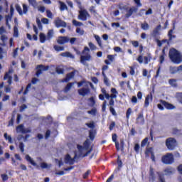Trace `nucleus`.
Returning a JSON list of instances; mask_svg holds the SVG:
<instances>
[{
  "label": "nucleus",
  "mask_w": 182,
  "mask_h": 182,
  "mask_svg": "<svg viewBox=\"0 0 182 182\" xmlns=\"http://www.w3.org/2000/svg\"><path fill=\"white\" fill-rule=\"evenodd\" d=\"M169 58L176 65H180L182 62V54L176 48H171L169 50Z\"/></svg>",
  "instance_id": "obj_1"
},
{
  "label": "nucleus",
  "mask_w": 182,
  "mask_h": 182,
  "mask_svg": "<svg viewBox=\"0 0 182 182\" xmlns=\"http://www.w3.org/2000/svg\"><path fill=\"white\" fill-rule=\"evenodd\" d=\"M89 52H90V49H89V47L85 46L82 51V54L85 55H81L80 58V62L82 65H86V62L92 60V55Z\"/></svg>",
  "instance_id": "obj_2"
},
{
  "label": "nucleus",
  "mask_w": 182,
  "mask_h": 182,
  "mask_svg": "<svg viewBox=\"0 0 182 182\" xmlns=\"http://www.w3.org/2000/svg\"><path fill=\"white\" fill-rule=\"evenodd\" d=\"M166 146L168 150H174L177 146V140L175 138L169 137L166 140Z\"/></svg>",
  "instance_id": "obj_3"
},
{
  "label": "nucleus",
  "mask_w": 182,
  "mask_h": 182,
  "mask_svg": "<svg viewBox=\"0 0 182 182\" xmlns=\"http://www.w3.org/2000/svg\"><path fill=\"white\" fill-rule=\"evenodd\" d=\"M164 164H173L174 163V156L171 153H167L161 158Z\"/></svg>",
  "instance_id": "obj_4"
},
{
  "label": "nucleus",
  "mask_w": 182,
  "mask_h": 182,
  "mask_svg": "<svg viewBox=\"0 0 182 182\" xmlns=\"http://www.w3.org/2000/svg\"><path fill=\"white\" fill-rule=\"evenodd\" d=\"M89 147H90V141H89L88 139H87L84 143H83V146L82 145H77V149L79 151V153L82 154L83 153V150H87L89 149Z\"/></svg>",
  "instance_id": "obj_5"
},
{
  "label": "nucleus",
  "mask_w": 182,
  "mask_h": 182,
  "mask_svg": "<svg viewBox=\"0 0 182 182\" xmlns=\"http://www.w3.org/2000/svg\"><path fill=\"white\" fill-rule=\"evenodd\" d=\"M152 161H156V156L154 155V149L153 147L146 148L145 150V157H150Z\"/></svg>",
  "instance_id": "obj_6"
},
{
  "label": "nucleus",
  "mask_w": 182,
  "mask_h": 182,
  "mask_svg": "<svg viewBox=\"0 0 182 182\" xmlns=\"http://www.w3.org/2000/svg\"><path fill=\"white\" fill-rule=\"evenodd\" d=\"M36 69H37V71L36 73V76H37V77H39V76L42 75L43 71L49 70V65L46 66L41 64L37 65Z\"/></svg>",
  "instance_id": "obj_7"
},
{
  "label": "nucleus",
  "mask_w": 182,
  "mask_h": 182,
  "mask_svg": "<svg viewBox=\"0 0 182 182\" xmlns=\"http://www.w3.org/2000/svg\"><path fill=\"white\" fill-rule=\"evenodd\" d=\"M90 14L86 10H81L79 11L78 19L80 21H87V17L89 18Z\"/></svg>",
  "instance_id": "obj_8"
},
{
  "label": "nucleus",
  "mask_w": 182,
  "mask_h": 182,
  "mask_svg": "<svg viewBox=\"0 0 182 182\" xmlns=\"http://www.w3.org/2000/svg\"><path fill=\"white\" fill-rule=\"evenodd\" d=\"M161 31V25H158L155 28H154L152 33H151V36L154 38V39L158 38L161 33L160 31Z\"/></svg>",
  "instance_id": "obj_9"
},
{
  "label": "nucleus",
  "mask_w": 182,
  "mask_h": 182,
  "mask_svg": "<svg viewBox=\"0 0 182 182\" xmlns=\"http://www.w3.org/2000/svg\"><path fill=\"white\" fill-rule=\"evenodd\" d=\"M157 178L153 166H150L149 172V182H155Z\"/></svg>",
  "instance_id": "obj_10"
},
{
  "label": "nucleus",
  "mask_w": 182,
  "mask_h": 182,
  "mask_svg": "<svg viewBox=\"0 0 182 182\" xmlns=\"http://www.w3.org/2000/svg\"><path fill=\"white\" fill-rule=\"evenodd\" d=\"M16 130L17 133H22V134H25L26 133H31V129H25V127H23V124H20L16 127Z\"/></svg>",
  "instance_id": "obj_11"
},
{
  "label": "nucleus",
  "mask_w": 182,
  "mask_h": 182,
  "mask_svg": "<svg viewBox=\"0 0 182 182\" xmlns=\"http://www.w3.org/2000/svg\"><path fill=\"white\" fill-rule=\"evenodd\" d=\"M139 11V8L136 7V6H132L131 7L127 12V14H125V18H130V16H132V15H133V14H137Z\"/></svg>",
  "instance_id": "obj_12"
},
{
  "label": "nucleus",
  "mask_w": 182,
  "mask_h": 182,
  "mask_svg": "<svg viewBox=\"0 0 182 182\" xmlns=\"http://www.w3.org/2000/svg\"><path fill=\"white\" fill-rule=\"evenodd\" d=\"M144 114L143 112H141L136 118V124H144Z\"/></svg>",
  "instance_id": "obj_13"
},
{
  "label": "nucleus",
  "mask_w": 182,
  "mask_h": 182,
  "mask_svg": "<svg viewBox=\"0 0 182 182\" xmlns=\"http://www.w3.org/2000/svg\"><path fill=\"white\" fill-rule=\"evenodd\" d=\"M76 157H77V154H75L73 158H72V156H70L69 154H68L65 157V163H68L70 165L75 164V160H76Z\"/></svg>",
  "instance_id": "obj_14"
},
{
  "label": "nucleus",
  "mask_w": 182,
  "mask_h": 182,
  "mask_svg": "<svg viewBox=\"0 0 182 182\" xmlns=\"http://www.w3.org/2000/svg\"><path fill=\"white\" fill-rule=\"evenodd\" d=\"M57 43H58V45H65V43H69V37L59 36L57 39Z\"/></svg>",
  "instance_id": "obj_15"
},
{
  "label": "nucleus",
  "mask_w": 182,
  "mask_h": 182,
  "mask_svg": "<svg viewBox=\"0 0 182 182\" xmlns=\"http://www.w3.org/2000/svg\"><path fill=\"white\" fill-rule=\"evenodd\" d=\"M13 72L14 70L9 69V71L4 75V80H6V79H8L7 82L9 83V85H12V76L9 75H11V73H12Z\"/></svg>",
  "instance_id": "obj_16"
},
{
  "label": "nucleus",
  "mask_w": 182,
  "mask_h": 182,
  "mask_svg": "<svg viewBox=\"0 0 182 182\" xmlns=\"http://www.w3.org/2000/svg\"><path fill=\"white\" fill-rule=\"evenodd\" d=\"M54 23L56 28H66V22L63 21L60 18H57L55 20Z\"/></svg>",
  "instance_id": "obj_17"
},
{
  "label": "nucleus",
  "mask_w": 182,
  "mask_h": 182,
  "mask_svg": "<svg viewBox=\"0 0 182 182\" xmlns=\"http://www.w3.org/2000/svg\"><path fill=\"white\" fill-rule=\"evenodd\" d=\"M75 75H76V71H75V70L68 73L66 75L65 78H64L62 80V82H65L66 83H68V82H69V80H70V79H73V77H75Z\"/></svg>",
  "instance_id": "obj_18"
},
{
  "label": "nucleus",
  "mask_w": 182,
  "mask_h": 182,
  "mask_svg": "<svg viewBox=\"0 0 182 182\" xmlns=\"http://www.w3.org/2000/svg\"><path fill=\"white\" fill-rule=\"evenodd\" d=\"M160 103L164 105V107L167 109L168 110H173L174 109V105L173 104L168 103V102L161 100H159Z\"/></svg>",
  "instance_id": "obj_19"
},
{
  "label": "nucleus",
  "mask_w": 182,
  "mask_h": 182,
  "mask_svg": "<svg viewBox=\"0 0 182 182\" xmlns=\"http://www.w3.org/2000/svg\"><path fill=\"white\" fill-rule=\"evenodd\" d=\"M90 93V88L87 87H82L81 89L78 90V95H80V96H86V95H89Z\"/></svg>",
  "instance_id": "obj_20"
},
{
  "label": "nucleus",
  "mask_w": 182,
  "mask_h": 182,
  "mask_svg": "<svg viewBox=\"0 0 182 182\" xmlns=\"http://www.w3.org/2000/svg\"><path fill=\"white\" fill-rule=\"evenodd\" d=\"M112 141L115 143V148L117 151L120 150V144L119 141H117V134H112Z\"/></svg>",
  "instance_id": "obj_21"
},
{
  "label": "nucleus",
  "mask_w": 182,
  "mask_h": 182,
  "mask_svg": "<svg viewBox=\"0 0 182 182\" xmlns=\"http://www.w3.org/2000/svg\"><path fill=\"white\" fill-rule=\"evenodd\" d=\"M169 70L171 75H175V73H177L178 72H180V70H182V65H179L178 67H171Z\"/></svg>",
  "instance_id": "obj_22"
},
{
  "label": "nucleus",
  "mask_w": 182,
  "mask_h": 182,
  "mask_svg": "<svg viewBox=\"0 0 182 182\" xmlns=\"http://www.w3.org/2000/svg\"><path fill=\"white\" fill-rule=\"evenodd\" d=\"M150 100H153V95H147L146 97H145V101H144V107H149V105H150Z\"/></svg>",
  "instance_id": "obj_23"
},
{
  "label": "nucleus",
  "mask_w": 182,
  "mask_h": 182,
  "mask_svg": "<svg viewBox=\"0 0 182 182\" xmlns=\"http://www.w3.org/2000/svg\"><path fill=\"white\" fill-rule=\"evenodd\" d=\"M176 29V26H174L173 28L169 30L168 33V36L169 38V41H172L173 39H174L176 38V36L173 35V32L174 31V30Z\"/></svg>",
  "instance_id": "obj_24"
},
{
  "label": "nucleus",
  "mask_w": 182,
  "mask_h": 182,
  "mask_svg": "<svg viewBox=\"0 0 182 182\" xmlns=\"http://www.w3.org/2000/svg\"><path fill=\"white\" fill-rule=\"evenodd\" d=\"M26 160L28 161V163H31V164L34 167H38V164L36 163L35 161H33V159H31V157L29 155L26 156Z\"/></svg>",
  "instance_id": "obj_25"
},
{
  "label": "nucleus",
  "mask_w": 182,
  "mask_h": 182,
  "mask_svg": "<svg viewBox=\"0 0 182 182\" xmlns=\"http://www.w3.org/2000/svg\"><path fill=\"white\" fill-rule=\"evenodd\" d=\"M95 137H96V131L91 129L89 131V138L91 141H93L95 140Z\"/></svg>",
  "instance_id": "obj_26"
},
{
  "label": "nucleus",
  "mask_w": 182,
  "mask_h": 182,
  "mask_svg": "<svg viewBox=\"0 0 182 182\" xmlns=\"http://www.w3.org/2000/svg\"><path fill=\"white\" fill-rule=\"evenodd\" d=\"M39 39L41 43H45V42H46V40H48L47 36L43 33H40Z\"/></svg>",
  "instance_id": "obj_27"
},
{
  "label": "nucleus",
  "mask_w": 182,
  "mask_h": 182,
  "mask_svg": "<svg viewBox=\"0 0 182 182\" xmlns=\"http://www.w3.org/2000/svg\"><path fill=\"white\" fill-rule=\"evenodd\" d=\"M58 4L60 5V11H65V10L68 11V6H66V4L63 1H58Z\"/></svg>",
  "instance_id": "obj_28"
},
{
  "label": "nucleus",
  "mask_w": 182,
  "mask_h": 182,
  "mask_svg": "<svg viewBox=\"0 0 182 182\" xmlns=\"http://www.w3.org/2000/svg\"><path fill=\"white\" fill-rule=\"evenodd\" d=\"M6 19V26H8V28H11V25L9 24V21H12V16L11 15H6L5 16Z\"/></svg>",
  "instance_id": "obj_29"
},
{
  "label": "nucleus",
  "mask_w": 182,
  "mask_h": 182,
  "mask_svg": "<svg viewBox=\"0 0 182 182\" xmlns=\"http://www.w3.org/2000/svg\"><path fill=\"white\" fill-rule=\"evenodd\" d=\"M53 49H54L56 52H62V51L65 50V47L60 46H58V45H55V46H53Z\"/></svg>",
  "instance_id": "obj_30"
},
{
  "label": "nucleus",
  "mask_w": 182,
  "mask_h": 182,
  "mask_svg": "<svg viewBox=\"0 0 182 182\" xmlns=\"http://www.w3.org/2000/svg\"><path fill=\"white\" fill-rule=\"evenodd\" d=\"M164 172L165 174H166V176H171V174H173V168H166L164 170Z\"/></svg>",
  "instance_id": "obj_31"
},
{
  "label": "nucleus",
  "mask_w": 182,
  "mask_h": 182,
  "mask_svg": "<svg viewBox=\"0 0 182 182\" xmlns=\"http://www.w3.org/2000/svg\"><path fill=\"white\" fill-rule=\"evenodd\" d=\"M151 60V55L149 54L148 56L144 57V65H149V62Z\"/></svg>",
  "instance_id": "obj_32"
},
{
  "label": "nucleus",
  "mask_w": 182,
  "mask_h": 182,
  "mask_svg": "<svg viewBox=\"0 0 182 182\" xmlns=\"http://www.w3.org/2000/svg\"><path fill=\"white\" fill-rule=\"evenodd\" d=\"M117 164L118 166V170H120V168L123 167V162L122 161V159H120V156H117Z\"/></svg>",
  "instance_id": "obj_33"
},
{
  "label": "nucleus",
  "mask_w": 182,
  "mask_h": 182,
  "mask_svg": "<svg viewBox=\"0 0 182 182\" xmlns=\"http://www.w3.org/2000/svg\"><path fill=\"white\" fill-rule=\"evenodd\" d=\"M168 83L173 87H177V80H176V79H170L168 80Z\"/></svg>",
  "instance_id": "obj_34"
},
{
  "label": "nucleus",
  "mask_w": 182,
  "mask_h": 182,
  "mask_svg": "<svg viewBox=\"0 0 182 182\" xmlns=\"http://www.w3.org/2000/svg\"><path fill=\"white\" fill-rule=\"evenodd\" d=\"M141 28L143 29V31H149L150 26H149V23L145 21L141 24Z\"/></svg>",
  "instance_id": "obj_35"
},
{
  "label": "nucleus",
  "mask_w": 182,
  "mask_h": 182,
  "mask_svg": "<svg viewBox=\"0 0 182 182\" xmlns=\"http://www.w3.org/2000/svg\"><path fill=\"white\" fill-rule=\"evenodd\" d=\"M102 76L104 77V83L106 85V86H110V83L109 82V78H107L106 73H103Z\"/></svg>",
  "instance_id": "obj_36"
},
{
  "label": "nucleus",
  "mask_w": 182,
  "mask_h": 182,
  "mask_svg": "<svg viewBox=\"0 0 182 182\" xmlns=\"http://www.w3.org/2000/svg\"><path fill=\"white\" fill-rule=\"evenodd\" d=\"M75 85V82H69L65 87L64 88L65 92H69L70 89H72V86Z\"/></svg>",
  "instance_id": "obj_37"
},
{
  "label": "nucleus",
  "mask_w": 182,
  "mask_h": 182,
  "mask_svg": "<svg viewBox=\"0 0 182 182\" xmlns=\"http://www.w3.org/2000/svg\"><path fill=\"white\" fill-rule=\"evenodd\" d=\"M15 8H16V10L17 11V12H18L19 15H23L22 8L21 7V6L19 4H16L15 5Z\"/></svg>",
  "instance_id": "obj_38"
},
{
  "label": "nucleus",
  "mask_w": 182,
  "mask_h": 182,
  "mask_svg": "<svg viewBox=\"0 0 182 182\" xmlns=\"http://www.w3.org/2000/svg\"><path fill=\"white\" fill-rule=\"evenodd\" d=\"M46 36L47 41H50V38H53V30H49Z\"/></svg>",
  "instance_id": "obj_39"
},
{
  "label": "nucleus",
  "mask_w": 182,
  "mask_h": 182,
  "mask_svg": "<svg viewBox=\"0 0 182 182\" xmlns=\"http://www.w3.org/2000/svg\"><path fill=\"white\" fill-rule=\"evenodd\" d=\"M14 38H18V36H19V31L18 30V26H16L14 27Z\"/></svg>",
  "instance_id": "obj_40"
},
{
  "label": "nucleus",
  "mask_w": 182,
  "mask_h": 182,
  "mask_svg": "<svg viewBox=\"0 0 182 182\" xmlns=\"http://www.w3.org/2000/svg\"><path fill=\"white\" fill-rule=\"evenodd\" d=\"M55 71H56V73H58V75H63V73H65V69L60 68L59 67H57L55 68Z\"/></svg>",
  "instance_id": "obj_41"
},
{
  "label": "nucleus",
  "mask_w": 182,
  "mask_h": 182,
  "mask_svg": "<svg viewBox=\"0 0 182 182\" xmlns=\"http://www.w3.org/2000/svg\"><path fill=\"white\" fill-rule=\"evenodd\" d=\"M132 108H128L127 112H126V119L127 120H129L130 119V114H132Z\"/></svg>",
  "instance_id": "obj_42"
},
{
  "label": "nucleus",
  "mask_w": 182,
  "mask_h": 182,
  "mask_svg": "<svg viewBox=\"0 0 182 182\" xmlns=\"http://www.w3.org/2000/svg\"><path fill=\"white\" fill-rule=\"evenodd\" d=\"M159 176V181L160 182H166V178H164V174H160V173L157 172Z\"/></svg>",
  "instance_id": "obj_43"
},
{
  "label": "nucleus",
  "mask_w": 182,
  "mask_h": 182,
  "mask_svg": "<svg viewBox=\"0 0 182 182\" xmlns=\"http://www.w3.org/2000/svg\"><path fill=\"white\" fill-rule=\"evenodd\" d=\"M88 114H92V116H96L97 113V109L96 108H92L91 110L87 111Z\"/></svg>",
  "instance_id": "obj_44"
},
{
  "label": "nucleus",
  "mask_w": 182,
  "mask_h": 182,
  "mask_svg": "<svg viewBox=\"0 0 182 182\" xmlns=\"http://www.w3.org/2000/svg\"><path fill=\"white\" fill-rule=\"evenodd\" d=\"M88 101L90 102L91 107H93L95 105H96V101L95 100V97H91L88 99Z\"/></svg>",
  "instance_id": "obj_45"
},
{
  "label": "nucleus",
  "mask_w": 182,
  "mask_h": 182,
  "mask_svg": "<svg viewBox=\"0 0 182 182\" xmlns=\"http://www.w3.org/2000/svg\"><path fill=\"white\" fill-rule=\"evenodd\" d=\"M32 87V84L31 83H28L27 85V86L26 87V90L23 92V95H28V92H29V89H31V87Z\"/></svg>",
  "instance_id": "obj_46"
},
{
  "label": "nucleus",
  "mask_w": 182,
  "mask_h": 182,
  "mask_svg": "<svg viewBox=\"0 0 182 182\" xmlns=\"http://www.w3.org/2000/svg\"><path fill=\"white\" fill-rule=\"evenodd\" d=\"M149 141V138L146 137L141 142V147H144L146 144H147V142Z\"/></svg>",
  "instance_id": "obj_47"
},
{
  "label": "nucleus",
  "mask_w": 182,
  "mask_h": 182,
  "mask_svg": "<svg viewBox=\"0 0 182 182\" xmlns=\"http://www.w3.org/2000/svg\"><path fill=\"white\" fill-rule=\"evenodd\" d=\"M1 177L2 181L4 182L8 181V180L9 179V176H8L6 173L1 174Z\"/></svg>",
  "instance_id": "obj_48"
},
{
  "label": "nucleus",
  "mask_w": 182,
  "mask_h": 182,
  "mask_svg": "<svg viewBox=\"0 0 182 182\" xmlns=\"http://www.w3.org/2000/svg\"><path fill=\"white\" fill-rule=\"evenodd\" d=\"M73 24L75 26H82V25H83V23L77 21L76 20H73Z\"/></svg>",
  "instance_id": "obj_49"
},
{
  "label": "nucleus",
  "mask_w": 182,
  "mask_h": 182,
  "mask_svg": "<svg viewBox=\"0 0 182 182\" xmlns=\"http://www.w3.org/2000/svg\"><path fill=\"white\" fill-rule=\"evenodd\" d=\"M109 112L112 116H117V113L113 107H109Z\"/></svg>",
  "instance_id": "obj_50"
},
{
  "label": "nucleus",
  "mask_w": 182,
  "mask_h": 182,
  "mask_svg": "<svg viewBox=\"0 0 182 182\" xmlns=\"http://www.w3.org/2000/svg\"><path fill=\"white\" fill-rule=\"evenodd\" d=\"M134 150L136 154H139V151H140V144H136L134 145Z\"/></svg>",
  "instance_id": "obj_51"
},
{
  "label": "nucleus",
  "mask_w": 182,
  "mask_h": 182,
  "mask_svg": "<svg viewBox=\"0 0 182 182\" xmlns=\"http://www.w3.org/2000/svg\"><path fill=\"white\" fill-rule=\"evenodd\" d=\"M60 55L63 56V58H70V56H72V54H70V53L69 52H65V53H62Z\"/></svg>",
  "instance_id": "obj_52"
},
{
  "label": "nucleus",
  "mask_w": 182,
  "mask_h": 182,
  "mask_svg": "<svg viewBox=\"0 0 182 182\" xmlns=\"http://www.w3.org/2000/svg\"><path fill=\"white\" fill-rule=\"evenodd\" d=\"M85 126H87L89 129H95V122H92L90 123H86Z\"/></svg>",
  "instance_id": "obj_53"
},
{
  "label": "nucleus",
  "mask_w": 182,
  "mask_h": 182,
  "mask_svg": "<svg viewBox=\"0 0 182 182\" xmlns=\"http://www.w3.org/2000/svg\"><path fill=\"white\" fill-rule=\"evenodd\" d=\"M154 41L155 42H156L157 46H159V48H161V46H163V42H161V41H160L159 38H154Z\"/></svg>",
  "instance_id": "obj_54"
},
{
  "label": "nucleus",
  "mask_w": 182,
  "mask_h": 182,
  "mask_svg": "<svg viewBox=\"0 0 182 182\" xmlns=\"http://www.w3.org/2000/svg\"><path fill=\"white\" fill-rule=\"evenodd\" d=\"M4 138L6 139V140L9 141V143H12V137H11V136H8L7 133L4 134Z\"/></svg>",
  "instance_id": "obj_55"
},
{
  "label": "nucleus",
  "mask_w": 182,
  "mask_h": 182,
  "mask_svg": "<svg viewBox=\"0 0 182 182\" xmlns=\"http://www.w3.org/2000/svg\"><path fill=\"white\" fill-rule=\"evenodd\" d=\"M29 9L28 8V6L25 4H23V14H27Z\"/></svg>",
  "instance_id": "obj_56"
},
{
  "label": "nucleus",
  "mask_w": 182,
  "mask_h": 182,
  "mask_svg": "<svg viewBox=\"0 0 182 182\" xmlns=\"http://www.w3.org/2000/svg\"><path fill=\"white\" fill-rule=\"evenodd\" d=\"M19 149L21 153H23L25 151V145L23 144V142H21L19 144Z\"/></svg>",
  "instance_id": "obj_57"
},
{
  "label": "nucleus",
  "mask_w": 182,
  "mask_h": 182,
  "mask_svg": "<svg viewBox=\"0 0 182 182\" xmlns=\"http://www.w3.org/2000/svg\"><path fill=\"white\" fill-rule=\"evenodd\" d=\"M30 5L32 6H36L38 5V3L36 2V0H28Z\"/></svg>",
  "instance_id": "obj_58"
},
{
  "label": "nucleus",
  "mask_w": 182,
  "mask_h": 182,
  "mask_svg": "<svg viewBox=\"0 0 182 182\" xmlns=\"http://www.w3.org/2000/svg\"><path fill=\"white\" fill-rule=\"evenodd\" d=\"M88 46H90V48L91 49V50H96V46H95V44H93V43L90 42L88 43Z\"/></svg>",
  "instance_id": "obj_59"
},
{
  "label": "nucleus",
  "mask_w": 182,
  "mask_h": 182,
  "mask_svg": "<svg viewBox=\"0 0 182 182\" xmlns=\"http://www.w3.org/2000/svg\"><path fill=\"white\" fill-rule=\"evenodd\" d=\"M177 100L179 102V103H181V105H182V92L178 93Z\"/></svg>",
  "instance_id": "obj_60"
},
{
  "label": "nucleus",
  "mask_w": 182,
  "mask_h": 182,
  "mask_svg": "<svg viewBox=\"0 0 182 182\" xmlns=\"http://www.w3.org/2000/svg\"><path fill=\"white\" fill-rule=\"evenodd\" d=\"M15 122V116H12L11 120L9 122L8 126H14V122Z\"/></svg>",
  "instance_id": "obj_61"
},
{
  "label": "nucleus",
  "mask_w": 182,
  "mask_h": 182,
  "mask_svg": "<svg viewBox=\"0 0 182 182\" xmlns=\"http://www.w3.org/2000/svg\"><path fill=\"white\" fill-rule=\"evenodd\" d=\"M76 33H79L80 35H84L85 31L80 29V28H76Z\"/></svg>",
  "instance_id": "obj_62"
},
{
  "label": "nucleus",
  "mask_w": 182,
  "mask_h": 182,
  "mask_svg": "<svg viewBox=\"0 0 182 182\" xmlns=\"http://www.w3.org/2000/svg\"><path fill=\"white\" fill-rule=\"evenodd\" d=\"M46 14L48 18H52L53 17V14H52V11H50V10H47Z\"/></svg>",
  "instance_id": "obj_63"
},
{
  "label": "nucleus",
  "mask_w": 182,
  "mask_h": 182,
  "mask_svg": "<svg viewBox=\"0 0 182 182\" xmlns=\"http://www.w3.org/2000/svg\"><path fill=\"white\" fill-rule=\"evenodd\" d=\"M136 60L140 64L143 63V55H139L138 58H136Z\"/></svg>",
  "instance_id": "obj_64"
}]
</instances>
